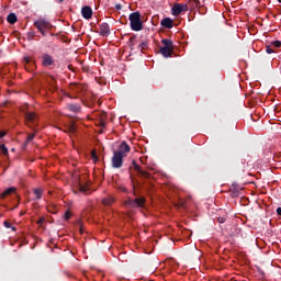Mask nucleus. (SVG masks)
<instances>
[{
  "instance_id": "nucleus-36",
  "label": "nucleus",
  "mask_w": 281,
  "mask_h": 281,
  "mask_svg": "<svg viewBox=\"0 0 281 281\" xmlns=\"http://www.w3.org/2000/svg\"><path fill=\"white\" fill-rule=\"evenodd\" d=\"M4 227H7V229H10V227H12V225L10 224V222H4Z\"/></svg>"
},
{
  "instance_id": "nucleus-38",
  "label": "nucleus",
  "mask_w": 281,
  "mask_h": 281,
  "mask_svg": "<svg viewBox=\"0 0 281 281\" xmlns=\"http://www.w3.org/2000/svg\"><path fill=\"white\" fill-rule=\"evenodd\" d=\"M119 190H121V192H128V190L125 187H120Z\"/></svg>"
},
{
  "instance_id": "nucleus-39",
  "label": "nucleus",
  "mask_w": 281,
  "mask_h": 281,
  "mask_svg": "<svg viewBox=\"0 0 281 281\" xmlns=\"http://www.w3.org/2000/svg\"><path fill=\"white\" fill-rule=\"evenodd\" d=\"M24 60H25V63H26L27 65H30V63H32V59H30V57H25Z\"/></svg>"
},
{
  "instance_id": "nucleus-32",
  "label": "nucleus",
  "mask_w": 281,
  "mask_h": 281,
  "mask_svg": "<svg viewBox=\"0 0 281 281\" xmlns=\"http://www.w3.org/2000/svg\"><path fill=\"white\" fill-rule=\"evenodd\" d=\"M134 45H135V36H132L131 38H130V47H134Z\"/></svg>"
},
{
  "instance_id": "nucleus-43",
  "label": "nucleus",
  "mask_w": 281,
  "mask_h": 281,
  "mask_svg": "<svg viewBox=\"0 0 281 281\" xmlns=\"http://www.w3.org/2000/svg\"><path fill=\"white\" fill-rule=\"evenodd\" d=\"M29 36H30L31 38H34V32L29 33Z\"/></svg>"
},
{
  "instance_id": "nucleus-23",
  "label": "nucleus",
  "mask_w": 281,
  "mask_h": 281,
  "mask_svg": "<svg viewBox=\"0 0 281 281\" xmlns=\"http://www.w3.org/2000/svg\"><path fill=\"white\" fill-rule=\"evenodd\" d=\"M103 205H113L115 203V199L113 198H105L102 200Z\"/></svg>"
},
{
  "instance_id": "nucleus-5",
  "label": "nucleus",
  "mask_w": 281,
  "mask_h": 281,
  "mask_svg": "<svg viewBox=\"0 0 281 281\" xmlns=\"http://www.w3.org/2000/svg\"><path fill=\"white\" fill-rule=\"evenodd\" d=\"M26 125L30 128H34L38 124V115L35 112H25L24 113Z\"/></svg>"
},
{
  "instance_id": "nucleus-44",
  "label": "nucleus",
  "mask_w": 281,
  "mask_h": 281,
  "mask_svg": "<svg viewBox=\"0 0 281 281\" xmlns=\"http://www.w3.org/2000/svg\"><path fill=\"white\" fill-rule=\"evenodd\" d=\"M132 182L135 181V179L133 178V176H131Z\"/></svg>"
},
{
  "instance_id": "nucleus-17",
  "label": "nucleus",
  "mask_w": 281,
  "mask_h": 281,
  "mask_svg": "<svg viewBox=\"0 0 281 281\" xmlns=\"http://www.w3.org/2000/svg\"><path fill=\"white\" fill-rule=\"evenodd\" d=\"M16 192V188L11 187L7 190H4L3 193H1V199H5V196H9V194H14Z\"/></svg>"
},
{
  "instance_id": "nucleus-16",
  "label": "nucleus",
  "mask_w": 281,
  "mask_h": 281,
  "mask_svg": "<svg viewBox=\"0 0 281 281\" xmlns=\"http://www.w3.org/2000/svg\"><path fill=\"white\" fill-rule=\"evenodd\" d=\"M229 192H231V196L233 199H236V196H238V194H240V189L233 184V187L231 188Z\"/></svg>"
},
{
  "instance_id": "nucleus-37",
  "label": "nucleus",
  "mask_w": 281,
  "mask_h": 281,
  "mask_svg": "<svg viewBox=\"0 0 281 281\" xmlns=\"http://www.w3.org/2000/svg\"><path fill=\"white\" fill-rule=\"evenodd\" d=\"M40 32H41L42 36H47V30H42Z\"/></svg>"
},
{
  "instance_id": "nucleus-15",
  "label": "nucleus",
  "mask_w": 281,
  "mask_h": 281,
  "mask_svg": "<svg viewBox=\"0 0 281 281\" xmlns=\"http://www.w3.org/2000/svg\"><path fill=\"white\" fill-rule=\"evenodd\" d=\"M64 133H68L69 135H74L76 133V123H70L64 130Z\"/></svg>"
},
{
  "instance_id": "nucleus-3",
  "label": "nucleus",
  "mask_w": 281,
  "mask_h": 281,
  "mask_svg": "<svg viewBox=\"0 0 281 281\" xmlns=\"http://www.w3.org/2000/svg\"><path fill=\"white\" fill-rule=\"evenodd\" d=\"M161 44L164 45L160 47V54L164 56V58H170L172 54H175V48L172 44V40H161Z\"/></svg>"
},
{
  "instance_id": "nucleus-10",
  "label": "nucleus",
  "mask_w": 281,
  "mask_h": 281,
  "mask_svg": "<svg viewBox=\"0 0 281 281\" xmlns=\"http://www.w3.org/2000/svg\"><path fill=\"white\" fill-rule=\"evenodd\" d=\"M99 34L100 36H110L111 35V26L109 23L103 22L99 25Z\"/></svg>"
},
{
  "instance_id": "nucleus-6",
  "label": "nucleus",
  "mask_w": 281,
  "mask_h": 281,
  "mask_svg": "<svg viewBox=\"0 0 281 281\" xmlns=\"http://www.w3.org/2000/svg\"><path fill=\"white\" fill-rule=\"evenodd\" d=\"M124 166V156H120V154H116L113 151V157H112V167L120 169Z\"/></svg>"
},
{
  "instance_id": "nucleus-13",
  "label": "nucleus",
  "mask_w": 281,
  "mask_h": 281,
  "mask_svg": "<svg viewBox=\"0 0 281 281\" xmlns=\"http://www.w3.org/2000/svg\"><path fill=\"white\" fill-rule=\"evenodd\" d=\"M70 91H72V93H82V89H85V87L79 83H71L69 87Z\"/></svg>"
},
{
  "instance_id": "nucleus-26",
  "label": "nucleus",
  "mask_w": 281,
  "mask_h": 281,
  "mask_svg": "<svg viewBox=\"0 0 281 281\" xmlns=\"http://www.w3.org/2000/svg\"><path fill=\"white\" fill-rule=\"evenodd\" d=\"M79 191H81L83 194H87V192H89V187L79 184Z\"/></svg>"
},
{
  "instance_id": "nucleus-18",
  "label": "nucleus",
  "mask_w": 281,
  "mask_h": 281,
  "mask_svg": "<svg viewBox=\"0 0 281 281\" xmlns=\"http://www.w3.org/2000/svg\"><path fill=\"white\" fill-rule=\"evenodd\" d=\"M187 5L191 10H194V8H199V5H201V1H199V0H189Z\"/></svg>"
},
{
  "instance_id": "nucleus-19",
  "label": "nucleus",
  "mask_w": 281,
  "mask_h": 281,
  "mask_svg": "<svg viewBox=\"0 0 281 281\" xmlns=\"http://www.w3.org/2000/svg\"><path fill=\"white\" fill-rule=\"evenodd\" d=\"M7 21L11 25H14V23H16V21H18L16 14L15 13H9L8 16H7Z\"/></svg>"
},
{
  "instance_id": "nucleus-7",
  "label": "nucleus",
  "mask_w": 281,
  "mask_h": 281,
  "mask_svg": "<svg viewBox=\"0 0 281 281\" xmlns=\"http://www.w3.org/2000/svg\"><path fill=\"white\" fill-rule=\"evenodd\" d=\"M188 10H190V8H188V4L176 3L173 4L171 12L173 16H179L181 12H188Z\"/></svg>"
},
{
  "instance_id": "nucleus-27",
  "label": "nucleus",
  "mask_w": 281,
  "mask_h": 281,
  "mask_svg": "<svg viewBox=\"0 0 281 281\" xmlns=\"http://www.w3.org/2000/svg\"><path fill=\"white\" fill-rule=\"evenodd\" d=\"M36 136V134H29L26 137V142H25V146H27V144H30V142H32V139H34V137Z\"/></svg>"
},
{
  "instance_id": "nucleus-21",
  "label": "nucleus",
  "mask_w": 281,
  "mask_h": 281,
  "mask_svg": "<svg viewBox=\"0 0 281 281\" xmlns=\"http://www.w3.org/2000/svg\"><path fill=\"white\" fill-rule=\"evenodd\" d=\"M99 126H101V128H106V114L103 113L101 116V120L99 122Z\"/></svg>"
},
{
  "instance_id": "nucleus-2",
  "label": "nucleus",
  "mask_w": 281,
  "mask_h": 281,
  "mask_svg": "<svg viewBox=\"0 0 281 281\" xmlns=\"http://www.w3.org/2000/svg\"><path fill=\"white\" fill-rule=\"evenodd\" d=\"M130 25L133 32H142V30H144L142 13H139V11H135L130 14Z\"/></svg>"
},
{
  "instance_id": "nucleus-40",
  "label": "nucleus",
  "mask_w": 281,
  "mask_h": 281,
  "mask_svg": "<svg viewBox=\"0 0 281 281\" xmlns=\"http://www.w3.org/2000/svg\"><path fill=\"white\" fill-rule=\"evenodd\" d=\"M115 10H122V4H115Z\"/></svg>"
},
{
  "instance_id": "nucleus-34",
  "label": "nucleus",
  "mask_w": 281,
  "mask_h": 281,
  "mask_svg": "<svg viewBox=\"0 0 281 281\" xmlns=\"http://www.w3.org/2000/svg\"><path fill=\"white\" fill-rule=\"evenodd\" d=\"M69 218H71V212L67 211V212L65 213V220H66V221H69Z\"/></svg>"
},
{
  "instance_id": "nucleus-24",
  "label": "nucleus",
  "mask_w": 281,
  "mask_h": 281,
  "mask_svg": "<svg viewBox=\"0 0 281 281\" xmlns=\"http://www.w3.org/2000/svg\"><path fill=\"white\" fill-rule=\"evenodd\" d=\"M138 49H140V52H143V53H144L145 49H148V42H142L138 45Z\"/></svg>"
},
{
  "instance_id": "nucleus-1",
  "label": "nucleus",
  "mask_w": 281,
  "mask_h": 281,
  "mask_svg": "<svg viewBox=\"0 0 281 281\" xmlns=\"http://www.w3.org/2000/svg\"><path fill=\"white\" fill-rule=\"evenodd\" d=\"M134 196H136L135 199L133 198H127V200L124 202V204L127 207H137L143 210L144 207H146V198L144 196H139L137 194V191H133Z\"/></svg>"
},
{
  "instance_id": "nucleus-14",
  "label": "nucleus",
  "mask_w": 281,
  "mask_h": 281,
  "mask_svg": "<svg viewBox=\"0 0 281 281\" xmlns=\"http://www.w3.org/2000/svg\"><path fill=\"white\" fill-rule=\"evenodd\" d=\"M160 23L162 27H167V30H172L173 27V22H172V19L170 18L162 19Z\"/></svg>"
},
{
  "instance_id": "nucleus-31",
  "label": "nucleus",
  "mask_w": 281,
  "mask_h": 281,
  "mask_svg": "<svg viewBox=\"0 0 281 281\" xmlns=\"http://www.w3.org/2000/svg\"><path fill=\"white\" fill-rule=\"evenodd\" d=\"M227 221V218L225 217V216H220V217H217V223H220V224H223V223H225Z\"/></svg>"
},
{
  "instance_id": "nucleus-46",
  "label": "nucleus",
  "mask_w": 281,
  "mask_h": 281,
  "mask_svg": "<svg viewBox=\"0 0 281 281\" xmlns=\"http://www.w3.org/2000/svg\"><path fill=\"white\" fill-rule=\"evenodd\" d=\"M279 3H281V0H278Z\"/></svg>"
},
{
  "instance_id": "nucleus-42",
  "label": "nucleus",
  "mask_w": 281,
  "mask_h": 281,
  "mask_svg": "<svg viewBox=\"0 0 281 281\" xmlns=\"http://www.w3.org/2000/svg\"><path fill=\"white\" fill-rule=\"evenodd\" d=\"M1 137H5V132H0V139Z\"/></svg>"
},
{
  "instance_id": "nucleus-28",
  "label": "nucleus",
  "mask_w": 281,
  "mask_h": 281,
  "mask_svg": "<svg viewBox=\"0 0 281 281\" xmlns=\"http://www.w3.org/2000/svg\"><path fill=\"white\" fill-rule=\"evenodd\" d=\"M0 151L2 153V155H8V147H5L4 144L0 145Z\"/></svg>"
},
{
  "instance_id": "nucleus-11",
  "label": "nucleus",
  "mask_w": 281,
  "mask_h": 281,
  "mask_svg": "<svg viewBox=\"0 0 281 281\" xmlns=\"http://www.w3.org/2000/svg\"><path fill=\"white\" fill-rule=\"evenodd\" d=\"M42 65L43 67H52L54 65V57L49 54H44L42 56Z\"/></svg>"
},
{
  "instance_id": "nucleus-4",
  "label": "nucleus",
  "mask_w": 281,
  "mask_h": 281,
  "mask_svg": "<svg viewBox=\"0 0 281 281\" xmlns=\"http://www.w3.org/2000/svg\"><path fill=\"white\" fill-rule=\"evenodd\" d=\"M34 27H36L38 32H43V30H52L54 25H52V23L47 19L40 18L34 22Z\"/></svg>"
},
{
  "instance_id": "nucleus-8",
  "label": "nucleus",
  "mask_w": 281,
  "mask_h": 281,
  "mask_svg": "<svg viewBox=\"0 0 281 281\" xmlns=\"http://www.w3.org/2000/svg\"><path fill=\"white\" fill-rule=\"evenodd\" d=\"M116 155H120L121 157H126L128 153H131V146H128V143L122 142L121 145L119 146V150H114Z\"/></svg>"
},
{
  "instance_id": "nucleus-45",
  "label": "nucleus",
  "mask_w": 281,
  "mask_h": 281,
  "mask_svg": "<svg viewBox=\"0 0 281 281\" xmlns=\"http://www.w3.org/2000/svg\"><path fill=\"white\" fill-rule=\"evenodd\" d=\"M63 1H65V0H59V3H63Z\"/></svg>"
},
{
  "instance_id": "nucleus-20",
  "label": "nucleus",
  "mask_w": 281,
  "mask_h": 281,
  "mask_svg": "<svg viewBox=\"0 0 281 281\" xmlns=\"http://www.w3.org/2000/svg\"><path fill=\"white\" fill-rule=\"evenodd\" d=\"M67 109L72 113H80V104H68Z\"/></svg>"
},
{
  "instance_id": "nucleus-12",
  "label": "nucleus",
  "mask_w": 281,
  "mask_h": 281,
  "mask_svg": "<svg viewBox=\"0 0 281 281\" xmlns=\"http://www.w3.org/2000/svg\"><path fill=\"white\" fill-rule=\"evenodd\" d=\"M81 14H82L83 19L89 21V19H91L93 16V9H91V7H89V5H86L81 9Z\"/></svg>"
},
{
  "instance_id": "nucleus-29",
  "label": "nucleus",
  "mask_w": 281,
  "mask_h": 281,
  "mask_svg": "<svg viewBox=\"0 0 281 281\" xmlns=\"http://www.w3.org/2000/svg\"><path fill=\"white\" fill-rule=\"evenodd\" d=\"M271 46L272 47H281V42L280 41L271 42Z\"/></svg>"
},
{
  "instance_id": "nucleus-9",
  "label": "nucleus",
  "mask_w": 281,
  "mask_h": 281,
  "mask_svg": "<svg viewBox=\"0 0 281 281\" xmlns=\"http://www.w3.org/2000/svg\"><path fill=\"white\" fill-rule=\"evenodd\" d=\"M132 164H133L134 170L138 172V177H140V179H150V173H148L145 170H142V167H139V165H137L135 160H133Z\"/></svg>"
},
{
  "instance_id": "nucleus-25",
  "label": "nucleus",
  "mask_w": 281,
  "mask_h": 281,
  "mask_svg": "<svg viewBox=\"0 0 281 281\" xmlns=\"http://www.w3.org/2000/svg\"><path fill=\"white\" fill-rule=\"evenodd\" d=\"M272 47H273L272 45H268L266 47L267 54H276L278 52L277 49H273Z\"/></svg>"
},
{
  "instance_id": "nucleus-22",
  "label": "nucleus",
  "mask_w": 281,
  "mask_h": 281,
  "mask_svg": "<svg viewBox=\"0 0 281 281\" xmlns=\"http://www.w3.org/2000/svg\"><path fill=\"white\" fill-rule=\"evenodd\" d=\"M34 194H35V201H38L43 198V190L42 189H34L33 190Z\"/></svg>"
},
{
  "instance_id": "nucleus-33",
  "label": "nucleus",
  "mask_w": 281,
  "mask_h": 281,
  "mask_svg": "<svg viewBox=\"0 0 281 281\" xmlns=\"http://www.w3.org/2000/svg\"><path fill=\"white\" fill-rule=\"evenodd\" d=\"M48 85H50V87H54V77L49 76V79H47Z\"/></svg>"
},
{
  "instance_id": "nucleus-41",
  "label": "nucleus",
  "mask_w": 281,
  "mask_h": 281,
  "mask_svg": "<svg viewBox=\"0 0 281 281\" xmlns=\"http://www.w3.org/2000/svg\"><path fill=\"white\" fill-rule=\"evenodd\" d=\"M277 214H278L279 216H281V207H278V209H277Z\"/></svg>"
},
{
  "instance_id": "nucleus-35",
  "label": "nucleus",
  "mask_w": 281,
  "mask_h": 281,
  "mask_svg": "<svg viewBox=\"0 0 281 281\" xmlns=\"http://www.w3.org/2000/svg\"><path fill=\"white\" fill-rule=\"evenodd\" d=\"M38 225H43V223H45V217H41L38 221H37Z\"/></svg>"
},
{
  "instance_id": "nucleus-30",
  "label": "nucleus",
  "mask_w": 281,
  "mask_h": 281,
  "mask_svg": "<svg viewBox=\"0 0 281 281\" xmlns=\"http://www.w3.org/2000/svg\"><path fill=\"white\" fill-rule=\"evenodd\" d=\"M91 157L94 161H98V153L95 150L91 151Z\"/></svg>"
}]
</instances>
